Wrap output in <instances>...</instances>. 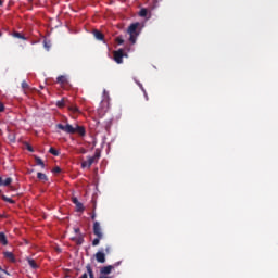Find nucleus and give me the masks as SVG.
<instances>
[{
  "instance_id": "nucleus-42",
  "label": "nucleus",
  "mask_w": 278,
  "mask_h": 278,
  "mask_svg": "<svg viewBox=\"0 0 278 278\" xmlns=\"http://www.w3.org/2000/svg\"><path fill=\"white\" fill-rule=\"evenodd\" d=\"M0 194H2V191H1V189H0Z\"/></svg>"
},
{
  "instance_id": "nucleus-6",
  "label": "nucleus",
  "mask_w": 278,
  "mask_h": 278,
  "mask_svg": "<svg viewBox=\"0 0 278 278\" xmlns=\"http://www.w3.org/2000/svg\"><path fill=\"white\" fill-rule=\"evenodd\" d=\"M94 164V156H89L87 161L81 162V168H90Z\"/></svg>"
},
{
  "instance_id": "nucleus-25",
  "label": "nucleus",
  "mask_w": 278,
  "mask_h": 278,
  "mask_svg": "<svg viewBox=\"0 0 278 278\" xmlns=\"http://www.w3.org/2000/svg\"><path fill=\"white\" fill-rule=\"evenodd\" d=\"M110 253H112V247L106 245L105 249H104V255H110Z\"/></svg>"
},
{
  "instance_id": "nucleus-19",
  "label": "nucleus",
  "mask_w": 278,
  "mask_h": 278,
  "mask_svg": "<svg viewBox=\"0 0 278 278\" xmlns=\"http://www.w3.org/2000/svg\"><path fill=\"white\" fill-rule=\"evenodd\" d=\"M35 162L37 166H41V168H45V162L42 161V159L35 156Z\"/></svg>"
},
{
  "instance_id": "nucleus-1",
  "label": "nucleus",
  "mask_w": 278,
  "mask_h": 278,
  "mask_svg": "<svg viewBox=\"0 0 278 278\" xmlns=\"http://www.w3.org/2000/svg\"><path fill=\"white\" fill-rule=\"evenodd\" d=\"M56 129H61V131H65V134H78V136H86V128L84 126L76 125L73 127L71 124H56Z\"/></svg>"
},
{
  "instance_id": "nucleus-5",
  "label": "nucleus",
  "mask_w": 278,
  "mask_h": 278,
  "mask_svg": "<svg viewBox=\"0 0 278 278\" xmlns=\"http://www.w3.org/2000/svg\"><path fill=\"white\" fill-rule=\"evenodd\" d=\"M93 233L97 238H103V231L99 222L93 223Z\"/></svg>"
},
{
  "instance_id": "nucleus-4",
  "label": "nucleus",
  "mask_w": 278,
  "mask_h": 278,
  "mask_svg": "<svg viewBox=\"0 0 278 278\" xmlns=\"http://www.w3.org/2000/svg\"><path fill=\"white\" fill-rule=\"evenodd\" d=\"M125 55V50L118 49L113 52V60L116 64H123V56Z\"/></svg>"
},
{
  "instance_id": "nucleus-8",
  "label": "nucleus",
  "mask_w": 278,
  "mask_h": 278,
  "mask_svg": "<svg viewBox=\"0 0 278 278\" xmlns=\"http://www.w3.org/2000/svg\"><path fill=\"white\" fill-rule=\"evenodd\" d=\"M72 240H73V242H75L78 247H80V244H84V233H79V236L73 237Z\"/></svg>"
},
{
  "instance_id": "nucleus-13",
  "label": "nucleus",
  "mask_w": 278,
  "mask_h": 278,
  "mask_svg": "<svg viewBox=\"0 0 278 278\" xmlns=\"http://www.w3.org/2000/svg\"><path fill=\"white\" fill-rule=\"evenodd\" d=\"M28 265L30 266V268H33L34 270L38 269V264L36 263V261L34 258H27Z\"/></svg>"
},
{
  "instance_id": "nucleus-30",
  "label": "nucleus",
  "mask_w": 278,
  "mask_h": 278,
  "mask_svg": "<svg viewBox=\"0 0 278 278\" xmlns=\"http://www.w3.org/2000/svg\"><path fill=\"white\" fill-rule=\"evenodd\" d=\"M10 142H16V137L14 135H9Z\"/></svg>"
},
{
  "instance_id": "nucleus-27",
  "label": "nucleus",
  "mask_w": 278,
  "mask_h": 278,
  "mask_svg": "<svg viewBox=\"0 0 278 278\" xmlns=\"http://www.w3.org/2000/svg\"><path fill=\"white\" fill-rule=\"evenodd\" d=\"M22 88L23 90H27L29 88V84H27V81H22Z\"/></svg>"
},
{
  "instance_id": "nucleus-26",
  "label": "nucleus",
  "mask_w": 278,
  "mask_h": 278,
  "mask_svg": "<svg viewBox=\"0 0 278 278\" xmlns=\"http://www.w3.org/2000/svg\"><path fill=\"white\" fill-rule=\"evenodd\" d=\"M71 112H74V114H77V112H79V108H77L76 105H72L70 106Z\"/></svg>"
},
{
  "instance_id": "nucleus-38",
  "label": "nucleus",
  "mask_w": 278,
  "mask_h": 278,
  "mask_svg": "<svg viewBox=\"0 0 278 278\" xmlns=\"http://www.w3.org/2000/svg\"><path fill=\"white\" fill-rule=\"evenodd\" d=\"M46 49H49V45H47V41H45Z\"/></svg>"
},
{
  "instance_id": "nucleus-41",
  "label": "nucleus",
  "mask_w": 278,
  "mask_h": 278,
  "mask_svg": "<svg viewBox=\"0 0 278 278\" xmlns=\"http://www.w3.org/2000/svg\"><path fill=\"white\" fill-rule=\"evenodd\" d=\"M121 263L115 264V266H118Z\"/></svg>"
},
{
  "instance_id": "nucleus-16",
  "label": "nucleus",
  "mask_w": 278,
  "mask_h": 278,
  "mask_svg": "<svg viewBox=\"0 0 278 278\" xmlns=\"http://www.w3.org/2000/svg\"><path fill=\"white\" fill-rule=\"evenodd\" d=\"M1 199H2V201H5V203H11L12 205H14V203H16V201H14V200L11 199V198H8V197L4 195V194H1Z\"/></svg>"
},
{
  "instance_id": "nucleus-17",
  "label": "nucleus",
  "mask_w": 278,
  "mask_h": 278,
  "mask_svg": "<svg viewBox=\"0 0 278 278\" xmlns=\"http://www.w3.org/2000/svg\"><path fill=\"white\" fill-rule=\"evenodd\" d=\"M37 179H40V181H49V178L43 173H37Z\"/></svg>"
},
{
  "instance_id": "nucleus-21",
  "label": "nucleus",
  "mask_w": 278,
  "mask_h": 278,
  "mask_svg": "<svg viewBox=\"0 0 278 278\" xmlns=\"http://www.w3.org/2000/svg\"><path fill=\"white\" fill-rule=\"evenodd\" d=\"M101 240H103V238L97 237L96 239H93L92 247H99Z\"/></svg>"
},
{
  "instance_id": "nucleus-37",
  "label": "nucleus",
  "mask_w": 278,
  "mask_h": 278,
  "mask_svg": "<svg viewBox=\"0 0 278 278\" xmlns=\"http://www.w3.org/2000/svg\"><path fill=\"white\" fill-rule=\"evenodd\" d=\"M94 218H97V214L93 213V214L91 215V219L94 220Z\"/></svg>"
},
{
  "instance_id": "nucleus-7",
  "label": "nucleus",
  "mask_w": 278,
  "mask_h": 278,
  "mask_svg": "<svg viewBox=\"0 0 278 278\" xmlns=\"http://www.w3.org/2000/svg\"><path fill=\"white\" fill-rule=\"evenodd\" d=\"M94 257L99 264H105V253L104 252H102V251L97 252Z\"/></svg>"
},
{
  "instance_id": "nucleus-11",
  "label": "nucleus",
  "mask_w": 278,
  "mask_h": 278,
  "mask_svg": "<svg viewBox=\"0 0 278 278\" xmlns=\"http://www.w3.org/2000/svg\"><path fill=\"white\" fill-rule=\"evenodd\" d=\"M56 83H59L60 86H66V84H68V79L66 76L61 75L56 78Z\"/></svg>"
},
{
  "instance_id": "nucleus-31",
  "label": "nucleus",
  "mask_w": 278,
  "mask_h": 278,
  "mask_svg": "<svg viewBox=\"0 0 278 278\" xmlns=\"http://www.w3.org/2000/svg\"><path fill=\"white\" fill-rule=\"evenodd\" d=\"M53 173H55V174L62 173V168L56 166L53 168Z\"/></svg>"
},
{
  "instance_id": "nucleus-23",
  "label": "nucleus",
  "mask_w": 278,
  "mask_h": 278,
  "mask_svg": "<svg viewBox=\"0 0 278 278\" xmlns=\"http://www.w3.org/2000/svg\"><path fill=\"white\" fill-rule=\"evenodd\" d=\"M147 14H149V11L147 9H141L139 12V16H141V17L147 16Z\"/></svg>"
},
{
  "instance_id": "nucleus-40",
  "label": "nucleus",
  "mask_w": 278,
  "mask_h": 278,
  "mask_svg": "<svg viewBox=\"0 0 278 278\" xmlns=\"http://www.w3.org/2000/svg\"><path fill=\"white\" fill-rule=\"evenodd\" d=\"M93 157H94V159H96V157H100V155H99V154H96Z\"/></svg>"
},
{
  "instance_id": "nucleus-34",
  "label": "nucleus",
  "mask_w": 278,
  "mask_h": 278,
  "mask_svg": "<svg viewBox=\"0 0 278 278\" xmlns=\"http://www.w3.org/2000/svg\"><path fill=\"white\" fill-rule=\"evenodd\" d=\"M75 233H77L79 236V233H81V230L79 228H74Z\"/></svg>"
},
{
  "instance_id": "nucleus-18",
  "label": "nucleus",
  "mask_w": 278,
  "mask_h": 278,
  "mask_svg": "<svg viewBox=\"0 0 278 278\" xmlns=\"http://www.w3.org/2000/svg\"><path fill=\"white\" fill-rule=\"evenodd\" d=\"M14 38H18L20 40H27V37H25L23 34L15 31L13 33Z\"/></svg>"
},
{
  "instance_id": "nucleus-33",
  "label": "nucleus",
  "mask_w": 278,
  "mask_h": 278,
  "mask_svg": "<svg viewBox=\"0 0 278 278\" xmlns=\"http://www.w3.org/2000/svg\"><path fill=\"white\" fill-rule=\"evenodd\" d=\"M27 151H29L30 153H34V148L31 146H27Z\"/></svg>"
},
{
  "instance_id": "nucleus-9",
  "label": "nucleus",
  "mask_w": 278,
  "mask_h": 278,
  "mask_svg": "<svg viewBox=\"0 0 278 278\" xmlns=\"http://www.w3.org/2000/svg\"><path fill=\"white\" fill-rule=\"evenodd\" d=\"M5 260H9V262H12L13 264L16 263V257L14 256V253L12 252H4L3 253Z\"/></svg>"
},
{
  "instance_id": "nucleus-3",
  "label": "nucleus",
  "mask_w": 278,
  "mask_h": 278,
  "mask_svg": "<svg viewBox=\"0 0 278 278\" xmlns=\"http://www.w3.org/2000/svg\"><path fill=\"white\" fill-rule=\"evenodd\" d=\"M113 270H114V265H108V266L101 267L99 278H112V276H108V275H111Z\"/></svg>"
},
{
  "instance_id": "nucleus-2",
  "label": "nucleus",
  "mask_w": 278,
  "mask_h": 278,
  "mask_svg": "<svg viewBox=\"0 0 278 278\" xmlns=\"http://www.w3.org/2000/svg\"><path fill=\"white\" fill-rule=\"evenodd\" d=\"M140 26L139 23H134L128 27L129 40L132 45H136V40L138 38V27Z\"/></svg>"
},
{
  "instance_id": "nucleus-12",
  "label": "nucleus",
  "mask_w": 278,
  "mask_h": 278,
  "mask_svg": "<svg viewBox=\"0 0 278 278\" xmlns=\"http://www.w3.org/2000/svg\"><path fill=\"white\" fill-rule=\"evenodd\" d=\"M12 184V177H8L3 180V178L0 176V187L1 186H10Z\"/></svg>"
},
{
  "instance_id": "nucleus-10",
  "label": "nucleus",
  "mask_w": 278,
  "mask_h": 278,
  "mask_svg": "<svg viewBox=\"0 0 278 278\" xmlns=\"http://www.w3.org/2000/svg\"><path fill=\"white\" fill-rule=\"evenodd\" d=\"M93 36L96 40H104L105 35H103V33H101V30H93Z\"/></svg>"
},
{
  "instance_id": "nucleus-22",
  "label": "nucleus",
  "mask_w": 278,
  "mask_h": 278,
  "mask_svg": "<svg viewBox=\"0 0 278 278\" xmlns=\"http://www.w3.org/2000/svg\"><path fill=\"white\" fill-rule=\"evenodd\" d=\"M140 89L142 90L144 97H146V101H149V94L147 93V90L144 89V87L142 86V84H139Z\"/></svg>"
},
{
  "instance_id": "nucleus-35",
  "label": "nucleus",
  "mask_w": 278,
  "mask_h": 278,
  "mask_svg": "<svg viewBox=\"0 0 278 278\" xmlns=\"http://www.w3.org/2000/svg\"><path fill=\"white\" fill-rule=\"evenodd\" d=\"M3 110H5V106L0 102V112H3Z\"/></svg>"
},
{
  "instance_id": "nucleus-24",
  "label": "nucleus",
  "mask_w": 278,
  "mask_h": 278,
  "mask_svg": "<svg viewBox=\"0 0 278 278\" xmlns=\"http://www.w3.org/2000/svg\"><path fill=\"white\" fill-rule=\"evenodd\" d=\"M84 204L81 202H79L78 204H76V211L78 212H84Z\"/></svg>"
},
{
  "instance_id": "nucleus-20",
  "label": "nucleus",
  "mask_w": 278,
  "mask_h": 278,
  "mask_svg": "<svg viewBox=\"0 0 278 278\" xmlns=\"http://www.w3.org/2000/svg\"><path fill=\"white\" fill-rule=\"evenodd\" d=\"M49 153H51V155H54L55 157H58V155H60V151L55 150V148L51 147L49 149Z\"/></svg>"
},
{
  "instance_id": "nucleus-39",
  "label": "nucleus",
  "mask_w": 278,
  "mask_h": 278,
  "mask_svg": "<svg viewBox=\"0 0 278 278\" xmlns=\"http://www.w3.org/2000/svg\"><path fill=\"white\" fill-rule=\"evenodd\" d=\"M1 5H3V1H2V0H0V7H1Z\"/></svg>"
},
{
  "instance_id": "nucleus-32",
  "label": "nucleus",
  "mask_w": 278,
  "mask_h": 278,
  "mask_svg": "<svg viewBox=\"0 0 278 278\" xmlns=\"http://www.w3.org/2000/svg\"><path fill=\"white\" fill-rule=\"evenodd\" d=\"M72 202L74 205H77L79 203V200L77 198H72Z\"/></svg>"
},
{
  "instance_id": "nucleus-28",
  "label": "nucleus",
  "mask_w": 278,
  "mask_h": 278,
  "mask_svg": "<svg viewBox=\"0 0 278 278\" xmlns=\"http://www.w3.org/2000/svg\"><path fill=\"white\" fill-rule=\"evenodd\" d=\"M115 41L117 42V45H123L125 42V40H123V37H116Z\"/></svg>"
},
{
  "instance_id": "nucleus-36",
  "label": "nucleus",
  "mask_w": 278,
  "mask_h": 278,
  "mask_svg": "<svg viewBox=\"0 0 278 278\" xmlns=\"http://www.w3.org/2000/svg\"><path fill=\"white\" fill-rule=\"evenodd\" d=\"M80 278H88V274H87V273L83 274V275L80 276Z\"/></svg>"
},
{
  "instance_id": "nucleus-29",
  "label": "nucleus",
  "mask_w": 278,
  "mask_h": 278,
  "mask_svg": "<svg viewBox=\"0 0 278 278\" xmlns=\"http://www.w3.org/2000/svg\"><path fill=\"white\" fill-rule=\"evenodd\" d=\"M56 105L59 106V108H64V99H62V100H59L58 102H56Z\"/></svg>"
},
{
  "instance_id": "nucleus-15",
  "label": "nucleus",
  "mask_w": 278,
  "mask_h": 278,
  "mask_svg": "<svg viewBox=\"0 0 278 278\" xmlns=\"http://www.w3.org/2000/svg\"><path fill=\"white\" fill-rule=\"evenodd\" d=\"M0 243L3 244V247H7L8 244V237H5V233L0 232Z\"/></svg>"
},
{
  "instance_id": "nucleus-14",
  "label": "nucleus",
  "mask_w": 278,
  "mask_h": 278,
  "mask_svg": "<svg viewBox=\"0 0 278 278\" xmlns=\"http://www.w3.org/2000/svg\"><path fill=\"white\" fill-rule=\"evenodd\" d=\"M86 270H87V274L89 275V278H94V271L92 270V265L87 264Z\"/></svg>"
}]
</instances>
